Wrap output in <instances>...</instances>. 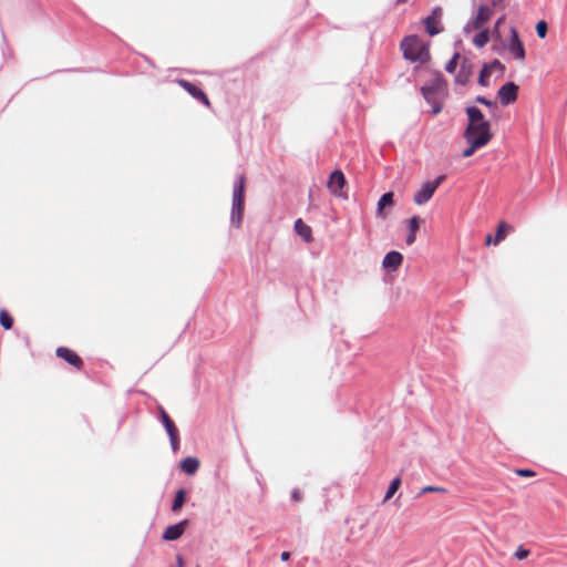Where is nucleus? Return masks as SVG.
<instances>
[{"label": "nucleus", "instance_id": "nucleus-1", "mask_svg": "<svg viewBox=\"0 0 567 567\" xmlns=\"http://www.w3.org/2000/svg\"><path fill=\"white\" fill-rule=\"evenodd\" d=\"M400 48L403 58L411 62L426 63L431 59L429 44L422 41L417 35H406L401 41Z\"/></svg>", "mask_w": 567, "mask_h": 567}, {"label": "nucleus", "instance_id": "nucleus-2", "mask_svg": "<svg viewBox=\"0 0 567 567\" xmlns=\"http://www.w3.org/2000/svg\"><path fill=\"white\" fill-rule=\"evenodd\" d=\"M245 209V175H239L233 186V200L230 212L231 226L239 228Z\"/></svg>", "mask_w": 567, "mask_h": 567}, {"label": "nucleus", "instance_id": "nucleus-3", "mask_svg": "<svg viewBox=\"0 0 567 567\" xmlns=\"http://www.w3.org/2000/svg\"><path fill=\"white\" fill-rule=\"evenodd\" d=\"M464 138L472 141H480L483 146L487 145L493 137L491 132V123L482 122L478 124L467 125L464 131Z\"/></svg>", "mask_w": 567, "mask_h": 567}, {"label": "nucleus", "instance_id": "nucleus-4", "mask_svg": "<svg viewBox=\"0 0 567 567\" xmlns=\"http://www.w3.org/2000/svg\"><path fill=\"white\" fill-rule=\"evenodd\" d=\"M503 49L507 50L514 60H525L526 50L515 27L509 28V39L503 43Z\"/></svg>", "mask_w": 567, "mask_h": 567}, {"label": "nucleus", "instance_id": "nucleus-5", "mask_svg": "<svg viewBox=\"0 0 567 567\" xmlns=\"http://www.w3.org/2000/svg\"><path fill=\"white\" fill-rule=\"evenodd\" d=\"M445 175H439L433 181L425 182L422 187L414 194L413 200L416 205H423L427 203L439 186L445 181Z\"/></svg>", "mask_w": 567, "mask_h": 567}, {"label": "nucleus", "instance_id": "nucleus-6", "mask_svg": "<svg viewBox=\"0 0 567 567\" xmlns=\"http://www.w3.org/2000/svg\"><path fill=\"white\" fill-rule=\"evenodd\" d=\"M327 187L330 193L340 198H348V195L343 189L347 187V179L341 169H334L327 182Z\"/></svg>", "mask_w": 567, "mask_h": 567}, {"label": "nucleus", "instance_id": "nucleus-7", "mask_svg": "<svg viewBox=\"0 0 567 567\" xmlns=\"http://www.w3.org/2000/svg\"><path fill=\"white\" fill-rule=\"evenodd\" d=\"M493 11L486 4L478 7L477 13L471 20L466 22L463 28L465 34H470L473 29H481L492 18Z\"/></svg>", "mask_w": 567, "mask_h": 567}, {"label": "nucleus", "instance_id": "nucleus-8", "mask_svg": "<svg viewBox=\"0 0 567 567\" xmlns=\"http://www.w3.org/2000/svg\"><path fill=\"white\" fill-rule=\"evenodd\" d=\"M443 16V10L441 7H434L426 18H424L423 23L425 27V31L430 37H434L443 32L444 28L442 25L441 19Z\"/></svg>", "mask_w": 567, "mask_h": 567}, {"label": "nucleus", "instance_id": "nucleus-9", "mask_svg": "<svg viewBox=\"0 0 567 567\" xmlns=\"http://www.w3.org/2000/svg\"><path fill=\"white\" fill-rule=\"evenodd\" d=\"M445 89L446 81L443 74L440 71H437L434 73L433 79H431L429 82L421 86V94L423 97H426V95H436L437 93L444 91Z\"/></svg>", "mask_w": 567, "mask_h": 567}, {"label": "nucleus", "instance_id": "nucleus-10", "mask_svg": "<svg viewBox=\"0 0 567 567\" xmlns=\"http://www.w3.org/2000/svg\"><path fill=\"white\" fill-rule=\"evenodd\" d=\"M519 86L509 81L504 83L497 91V97L503 106H507L516 102L518 97Z\"/></svg>", "mask_w": 567, "mask_h": 567}, {"label": "nucleus", "instance_id": "nucleus-11", "mask_svg": "<svg viewBox=\"0 0 567 567\" xmlns=\"http://www.w3.org/2000/svg\"><path fill=\"white\" fill-rule=\"evenodd\" d=\"M176 82L196 101L200 102L206 106L210 105L207 94L199 86L185 79H178L176 80Z\"/></svg>", "mask_w": 567, "mask_h": 567}, {"label": "nucleus", "instance_id": "nucleus-12", "mask_svg": "<svg viewBox=\"0 0 567 567\" xmlns=\"http://www.w3.org/2000/svg\"><path fill=\"white\" fill-rule=\"evenodd\" d=\"M493 70H498L501 73H503L505 71V65L497 59H494L492 62L484 63L477 79V83L481 86L486 87L489 85L488 78L491 76Z\"/></svg>", "mask_w": 567, "mask_h": 567}, {"label": "nucleus", "instance_id": "nucleus-13", "mask_svg": "<svg viewBox=\"0 0 567 567\" xmlns=\"http://www.w3.org/2000/svg\"><path fill=\"white\" fill-rule=\"evenodd\" d=\"M55 354L58 358L64 360L70 365L76 369H81L83 365V360L81 359V357L76 352L66 347H59L55 351Z\"/></svg>", "mask_w": 567, "mask_h": 567}, {"label": "nucleus", "instance_id": "nucleus-14", "mask_svg": "<svg viewBox=\"0 0 567 567\" xmlns=\"http://www.w3.org/2000/svg\"><path fill=\"white\" fill-rule=\"evenodd\" d=\"M187 525H188V520L183 519L176 524L167 526L162 535V538L164 540H169V542L177 540L184 534Z\"/></svg>", "mask_w": 567, "mask_h": 567}, {"label": "nucleus", "instance_id": "nucleus-15", "mask_svg": "<svg viewBox=\"0 0 567 567\" xmlns=\"http://www.w3.org/2000/svg\"><path fill=\"white\" fill-rule=\"evenodd\" d=\"M403 261V256L401 252L396 250H391L385 254L383 260H382V267L386 271H393L396 270Z\"/></svg>", "mask_w": 567, "mask_h": 567}, {"label": "nucleus", "instance_id": "nucleus-16", "mask_svg": "<svg viewBox=\"0 0 567 567\" xmlns=\"http://www.w3.org/2000/svg\"><path fill=\"white\" fill-rule=\"evenodd\" d=\"M473 74V64L464 58L460 64V70L455 75V82L461 85H466Z\"/></svg>", "mask_w": 567, "mask_h": 567}, {"label": "nucleus", "instance_id": "nucleus-17", "mask_svg": "<svg viewBox=\"0 0 567 567\" xmlns=\"http://www.w3.org/2000/svg\"><path fill=\"white\" fill-rule=\"evenodd\" d=\"M394 193L393 192H386L381 195V197L378 200L377 205V217L379 218H385L386 215L384 213L385 207H391L394 204Z\"/></svg>", "mask_w": 567, "mask_h": 567}, {"label": "nucleus", "instance_id": "nucleus-18", "mask_svg": "<svg viewBox=\"0 0 567 567\" xmlns=\"http://www.w3.org/2000/svg\"><path fill=\"white\" fill-rule=\"evenodd\" d=\"M295 231L298 236H300L306 243L312 241V230L309 225H307L301 218H298L293 225Z\"/></svg>", "mask_w": 567, "mask_h": 567}, {"label": "nucleus", "instance_id": "nucleus-19", "mask_svg": "<svg viewBox=\"0 0 567 567\" xmlns=\"http://www.w3.org/2000/svg\"><path fill=\"white\" fill-rule=\"evenodd\" d=\"M465 113L467 115L468 123L467 125L478 124L482 122H488L483 112L475 105H470L465 109Z\"/></svg>", "mask_w": 567, "mask_h": 567}, {"label": "nucleus", "instance_id": "nucleus-20", "mask_svg": "<svg viewBox=\"0 0 567 567\" xmlns=\"http://www.w3.org/2000/svg\"><path fill=\"white\" fill-rule=\"evenodd\" d=\"M158 421L162 423L167 434L177 431V427L171 416L162 405H158Z\"/></svg>", "mask_w": 567, "mask_h": 567}, {"label": "nucleus", "instance_id": "nucleus-21", "mask_svg": "<svg viewBox=\"0 0 567 567\" xmlns=\"http://www.w3.org/2000/svg\"><path fill=\"white\" fill-rule=\"evenodd\" d=\"M181 470L187 475H194L199 467V461L196 457L187 456L181 461Z\"/></svg>", "mask_w": 567, "mask_h": 567}, {"label": "nucleus", "instance_id": "nucleus-22", "mask_svg": "<svg viewBox=\"0 0 567 567\" xmlns=\"http://www.w3.org/2000/svg\"><path fill=\"white\" fill-rule=\"evenodd\" d=\"M187 491L185 488H179L176 491L171 509L174 513H177L182 509L184 504L186 503Z\"/></svg>", "mask_w": 567, "mask_h": 567}, {"label": "nucleus", "instance_id": "nucleus-23", "mask_svg": "<svg viewBox=\"0 0 567 567\" xmlns=\"http://www.w3.org/2000/svg\"><path fill=\"white\" fill-rule=\"evenodd\" d=\"M489 35H491V31L488 29H483L474 35L473 43L477 48H483L488 43Z\"/></svg>", "mask_w": 567, "mask_h": 567}, {"label": "nucleus", "instance_id": "nucleus-24", "mask_svg": "<svg viewBox=\"0 0 567 567\" xmlns=\"http://www.w3.org/2000/svg\"><path fill=\"white\" fill-rule=\"evenodd\" d=\"M466 142L468 146L464 148L462 153V156L465 158L471 157L477 150L484 147L482 144H480L478 140L476 142L472 140H466Z\"/></svg>", "mask_w": 567, "mask_h": 567}, {"label": "nucleus", "instance_id": "nucleus-25", "mask_svg": "<svg viewBox=\"0 0 567 567\" xmlns=\"http://www.w3.org/2000/svg\"><path fill=\"white\" fill-rule=\"evenodd\" d=\"M424 100L426 101V103L431 105L433 115H437L439 113H441L443 105L442 102L436 97V95H426Z\"/></svg>", "mask_w": 567, "mask_h": 567}, {"label": "nucleus", "instance_id": "nucleus-26", "mask_svg": "<svg viewBox=\"0 0 567 567\" xmlns=\"http://www.w3.org/2000/svg\"><path fill=\"white\" fill-rule=\"evenodd\" d=\"M0 324L4 330H10L13 326L12 316L4 309L0 311Z\"/></svg>", "mask_w": 567, "mask_h": 567}, {"label": "nucleus", "instance_id": "nucleus-27", "mask_svg": "<svg viewBox=\"0 0 567 567\" xmlns=\"http://www.w3.org/2000/svg\"><path fill=\"white\" fill-rule=\"evenodd\" d=\"M401 485V478L400 477H394L389 486H388V489L385 492V495H384V499H390L395 493L396 491L399 489Z\"/></svg>", "mask_w": 567, "mask_h": 567}, {"label": "nucleus", "instance_id": "nucleus-28", "mask_svg": "<svg viewBox=\"0 0 567 567\" xmlns=\"http://www.w3.org/2000/svg\"><path fill=\"white\" fill-rule=\"evenodd\" d=\"M460 53L458 52H455L452 58L446 62L445 64V71L447 73H454L456 68H457V62H458V59H460Z\"/></svg>", "mask_w": 567, "mask_h": 567}, {"label": "nucleus", "instance_id": "nucleus-29", "mask_svg": "<svg viewBox=\"0 0 567 567\" xmlns=\"http://www.w3.org/2000/svg\"><path fill=\"white\" fill-rule=\"evenodd\" d=\"M538 38L544 39L547 35L548 24L545 20H539L535 27Z\"/></svg>", "mask_w": 567, "mask_h": 567}, {"label": "nucleus", "instance_id": "nucleus-30", "mask_svg": "<svg viewBox=\"0 0 567 567\" xmlns=\"http://www.w3.org/2000/svg\"><path fill=\"white\" fill-rule=\"evenodd\" d=\"M169 437V443L172 446L173 452H177L179 450V432L178 430L175 432H172L171 434H167Z\"/></svg>", "mask_w": 567, "mask_h": 567}, {"label": "nucleus", "instance_id": "nucleus-31", "mask_svg": "<svg viewBox=\"0 0 567 567\" xmlns=\"http://www.w3.org/2000/svg\"><path fill=\"white\" fill-rule=\"evenodd\" d=\"M420 224H421V218L419 216H412L409 219V224H408L409 231L416 234V231L420 228Z\"/></svg>", "mask_w": 567, "mask_h": 567}, {"label": "nucleus", "instance_id": "nucleus-32", "mask_svg": "<svg viewBox=\"0 0 567 567\" xmlns=\"http://www.w3.org/2000/svg\"><path fill=\"white\" fill-rule=\"evenodd\" d=\"M475 102L485 105L486 107L489 109H497L496 102L488 100L484 95H477Z\"/></svg>", "mask_w": 567, "mask_h": 567}, {"label": "nucleus", "instance_id": "nucleus-33", "mask_svg": "<svg viewBox=\"0 0 567 567\" xmlns=\"http://www.w3.org/2000/svg\"><path fill=\"white\" fill-rule=\"evenodd\" d=\"M505 20V16H502L499 17L495 24H494V28L492 30V35L494 38L495 41H498L501 40V32H499V25L502 24V22Z\"/></svg>", "mask_w": 567, "mask_h": 567}, {"label": "nucleus", "instance_id": "nucleus-34", "mask_svg": "<svg viewBox=\"0 0 567 567\" xmlns=\"http://www.w3.org/2000/svg\"><path fill=\"white\" fill-rule=\"evenodd\" d=\"M529 549L525 548L524 546H518L516 551L514 553V557L517 560H523L529 555Z\"/></svg>", "mask_w": 567, "mask_h": 567}, {"label": "nucleus", "instance_id": "nucleus-35", "mask_svg": "<svg viewBox=\"0 0 567 567\" xmlns=\"http://www.w3.org/2000/svg\"><path fill=\"white\" fill-rule=\"evenodd\" d=\"M433 492L444 493V492H446V489L443 487H440V486L427 485L420 491L419 495H423L426 493H433Z\"/></svg>", "mask_w": 567, "mask_h": 567}, {"label": "nucleus", "instance_id": "nucleus-36", "mask_svg": "<svg viewBox=\"0 0 567 567\" xmlns=\"http://www.w3.org/2000/svg\"><path fill=\"white\" fill-rule=\"evenodd\" d=\"M505 226L506 225L504 223L499 224L496 235H495V238H494V244L499 243L505 237V233H504Z\"/></svg>", "mask_w": 567, "mask_h": 567}, {"label": "nucleus", "instance_id": "nucleus-37", "mask_svg": "<svg viewBox=\"0 0 567 567\" xmlns=\"http://www.w3.org/2000/svg\"><path fill=\"white\" fill-rule=\"evenodd\" d=\"M516 473L519 475V476H523V477H530V476H534L535 475V472L533 470H529V468H518L516 471Z\"/></svg>", "mask_w": 567, "mask_h": 567}, {"label": "nucleus", "instance_id": "nucleus-38", "mask_svg": "<svg viewBox=\"0 0 567 567\" xmlns=\"http://www.w3.org/2000/svg\"><path fill=\"white\" fill-rule=\"evenodd\" d=\"M415 239H416V234L409 231L406 239H405L406 244L412 245L415 243Z\"/></svg>", "mask_w": 567, "mask_h": 567}, {"label": "nucleus", "instance_id": "nucleus-39", "mask_svg": "<svg viewBox=\"0 0 567 567\" xmlns=\"http://www.w3.org/2000/svg\"><path fill=\"white\" fill-rule=\"evenodd\" d=\"M291 498L293 501H300L301 499V493L299 489L295 488L292 492H291Z\"/></svg>", "mask_w": 567, "mask_h": 567}, {"label": "nucleus", "instance_id": "nucleus-40", "mask_svg": "<svg viewBox=\"0 0 567 567\" xmlns=\"http://www.w3.org/2000/svg\"><path fill=\"white\" fill-rule=\"evenodd\" d=\"M176 564H177V567H184V558L182 555H177L176 556Z\"/></svg>", "mask_w": 567, "mask_h": 567}, {"label": "nucleus", "instance_id": "nucleus-41", "mask_svg": "<svg viewBox=\"0 0 567 567\" xmlns=\"http://www.w3.org/2000/svg\"><path fill=\"white\" fill-rule=\"evenodd\" d=\"M290 558V553L289 551H282L281 555H280V559L282 561H288Z\"/></svg>", "mask_w": 567, "mask_h": 567}, {"label": "nucleus", "instance_id": "nucleus-42", "mask_svg": "<svg viewBox=\"0 0 567 567\" xmlns=\"http://www.w3.org/2000/svg\"><path fill=\"white\" fill-rule=\"evenodd\" d=\"M503 2V0H491L493 7H497Z\"/></svg>", "mask_w": 567, "mask_h": 567}, {"label": "nucleus", "instance_id": "nucleus-43", "mask_svg": "<svg viewBox=\"0 0 567 567\" xmlns=\"http://www.w3.org/2000/svg\"><path fill=\"white\" fill-rule=\"evenodd\" d=\"M492 241L494 243V239L492 238V236H491V235H488V236L486 237V245H489Z\"/></svg>", "mask_w": 567, "mask_h": 567}]
</instances>
